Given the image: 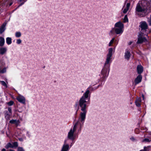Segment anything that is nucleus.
<instances>
[{"mask_svg": "<svg viewBox=\"0 0 151 151\" xmlns=\"http://www.w3.org/2000/svg\"><path fill=\"white\" fill-rule=\"evenodd\" d=\"M116 41L114 37L112 38L108 44L109 47L111 46Z\"/></svg>", "mask_w": 151, "mask_h": 151, "instance_id": "2eb2a0df", "label": "nucleus"}, {"mask_svg": "<svg viewBox=\"0 0 151 151\" xmlns=\"http://www.w3.org/2000/svg\"><path fill=\"white\" fill-rule=\"evenodd\" d=\"M149 24L151 26V18L148 21Z\"/></svg>", "mask_w": 151, "mask_h": 151, "instance_id": "c9c22d12", "label": "nucleus"}, {"mask_svg": "<svg viewBox=\"0 0 151 151\" xmlns=\"http://www.w3.org/2000/svg\"><path fill=\"white\" fill-rule=\"evenodd\" d=\"M132 41H130V42H129L128 43V44L129 45H131L132 44Z\"/></svg>", "mask_w": 151, "mask_h": 151, "instance_id": "58836bf2", "label": "nucleus"}, {"mask_svg": "<svg viewBox=\"0 0 151 151\" xmlns=\"http://www.w3.org/2000/svg\"><path fill=\"white\" fill-rule=\"evenodd\" d=\"M24 1V2L23 3H22V4H20V5L19 6H20L22 5L23 4H24V2L25 1H26V0H20V1Z\"/></svg>", "mask_w": 151, "mask_h": 151, "instance_id": "e433bc0d", "label": "nucleus"}, {"mask_svg": "<svg viewBox=\"0 0 151 151\" xmlns=\"http://www.w3.org/2000/svg\"><path fill=\"white\" fill-rule=\"evenodd\" d=\"M150 0L151 2V0Z\"/></svg>", "mask_w": 151, "mask_h": 151, "instance_id": "49530a36", "label": "nucleus"}, {"mask_svg": "<svg viewBox=\"0 0 151 151\" xmlns=\"http://www.w3.org/2000/svg\"><path fill=\"white\" fill-rule=\"evenodd\" d=\"M127 0L125 2L124 5L123 6L122 10L124 14H126L129 10L130 8L131 4L132 3V4L134 3V1L133 0H129L127 2Z\"/></svg>", "mask_w": 151, "mask_h": 151, "instance_id": "423d86ee", "label": "nucleus"}, {"mask_svg": "<svg viewBox=\"0 0 151 151\" xmlns=\"http://www.w3.org/2000/svg\"><path fill=\"white\" fill-rule=\"evenodd\" d=\"M8 110L9 111L8 114H12V109L11 107L8 108Z\"/></svg>", "mask_w": 151, "mask_h": 151, "instance_id": "2f4dec72", "label": "nucleus"}, {"mask_svg": "<svg viewBox=\"0 0 151 151\" xmlns=\"http://www.w3.org/2000/svg\"><path fill=\"white\" fill-rule=\"evenodd\" d=\"M128 19L127 17V15H125L123 19V22L124 23L128 22Z\"/></svg>", "mask_w": 151, "mask_h": 151, "instance_id": "412c9836", "label": "nucleus"}, {"mask_svg": "<svg viewBox=\"0 0 151 151\" xmlns=\"http://www.w3.org/2000/svg\"><path fill=\"white\" fill-rule=\"evenodd\" d=\"M21 42L22 41L20 39H18L17 40V43L18 44H20L21 43Z\"/></svg>", "mask_w": 151, "mask_h": 151, "instance_id": "473e14b6", "label": "nucleus"}, {"mask_svg": "<svg viewBox=\"0 0 151 151\" xmlns=\"http://www.w3.org/2000/svg\"><path fill=\"white\" fill-rule=\"evenodd\" d=\"M130 139L131 141L133 142H134L137 141V139L133 137H132L130 138Z\"/></svg>", "mask_w": 151, "mask_h": 151, "instance_id": "7c9ffc66", "label": "nucleus"}, {"mask_svg": "<svg viewBox=\"0 0 151 151\" xmlns=\"http://www.w3.org/2000/svg\"><path fill=\"white\" fill-rule=\"evenodd\" d=\"M79 124H81L78 122L74 124L73 127L70 129L68 133L67 138L65 139L64 141L60 151H68L70 150L72 146V144H71V145H70L68 143V140L70 139L73 141L75 139V132L78 127V125Z\"/></svg>", "mask_w": 151, "mask_h": 151, "instance_id": "7ed1b4c3", "label": "nucleus"}, {"mask_svg": "<svg viewBox=\"0 0 151 151\" xmlns=\"http://www.w3.org/2000/svg\"><path fill=\"white\" fill-rule=\"evenodd\" d=\"M11 115V114H8V112H7L5 113V118L7 120H8L9 119V118Z\"/></svg>", "mask_w": 151, "mask_h": 151, "instance_id": "6ab92c4d", "label": "nucleus"}, {"mask_svg": "<svg viewBox=\"0 0 151 151\" xmlns=\"http://www.w3.org/2000/svg\"><path fill=\"white\" fill-rule=\"evenodd\" d=\"M19 140L20 141H23V139L22 138H19Z\"/></svg>", "mask_w": 151, "mask_h": 151, "instance_id": "4c0bfd02", "label": "nucleus"}, {"mask_svg": "<svg viewBox=\"0 0 151 151\" xmlns=\"http://www.w3.org/2000/svg\"><path fill=\"white\" fill-rule=\"evenodd\" d=\"M26 135L27 136L29 137H30L31 136V134L30 132L27 130H26Z\"/></svg>", "mask_w": 151, "mask_h": 151, "instance_id": "cd10ccee", "label": "nucleus"}, {"mask_svg": "<svg viewBox=\"0 0 151 151\" xmlns=\"http://www.w3.org/2000/svg\"><path fill=\"white\" fill-rule=\"evenodd\" d=\"M7 104L9 106L12 105L14 104V102L12 101H11L7 103Z\"/></svg>", "mask_w": 151, "mask_h": 151, "instance_id": "a878e982", "label": "nucleus"}, {"mask_svg": "<svg viewBox=\"0 0 151 151\" xmlns=\"http://www.w3.org/2000/svg\"><path fill=\"white\" fill-rule=\"evenodd\" d=\"M137 70L138 73L140 74L143 71V67L140 65H138L137 66Z\"/></svg>", "mask_w": 151, "mask_h": 151, "instance_id": "ddd939ff", "label": "nucleus"}, {"mask_svg": "<svg viewBox=\"0 0 151 151\" xmlns=\"http://www.w3.org/2000/svg\"><path fill=\"white\" fill-rule=\"evenodd\" d=\"M141 102V98H137L135 101L136 106L138 107H140Z\"/></svg>", "mask_w": 151, "mask_h": 151, "instance_id": "f8f14e48", "label": "nucleus"}, {"mask_svg": "<svg viewBox=\"0 0 151 151\" xmlns=\"http://www.w3.org/2000/svg\"><path fill=\"white\" fill-rule=\"evenodd\" d=\"M3 6V5H2L1 4H0V10L1 9H2V8H1V6Z\"/></svg>", "mask_w": 151, "mask_h": 151, "instance_id": "ea45409f", "label": "nucleus"}, {"mask_svg": "<svg viewBox=\"0 0 151 151\" xmlns=\"http://www.w3.org/2000/svg\"><path fill=\"white\" fill-rule=\"evenodd\" d=\"M99 86L94 89L93 87L89 86L86 89L83 95L80 99L78 102V105L77 103H76L75 105V107H77L78 106L81 108V111L80 114V117L78 121L76 123H77L79 122L81 124L78 125V131H81V128L83 126L86 119V114L87 111L86 110L87 101L86 100L88 98H89L90 96L91 93L90 91L94 90L99 88Z\"/></svg>", "mask_w": 151, "mask_h": 151, "instance_id": "f257e3e1", "label": "nucleus"}, {"mask_svg": "<svg viewBox=\"0 0 151 151\" xmlns=\"http://www.w3.org/2000/svg\"><path fill=\"white\" fill-rule=\"evenodd\" d=\"M139 151H147V147H144L143 150H142Z\"/></svg>", "mask_w": 151, "mask_h": 151, "instance_id": "f704fd0d", "label": "nucleus"}, {"mask_svg": "<svg viewBox=\"0 0 151 151\" xmlns=\"http://www.w3.org/2000/svg\"><path fill=\"white\" fill-rule=\"evenodd\" d=\"M147 41V40L142 33H140L138 36L137 44H141Z\"/></svg>", "mask_w": 151, "mask_h": 151, "instance_id": "0eeeda50", "label": "nucleus"}, {"mask_svg": "<svg viewBox=\"0 0 151 151\" xmlns=\"http://www.w3.org/2000/svg\"><path fill=\"white\" fill-rule=\"evenodd\" d=\"M131 55L130 51L127 49L126 50L124 53V58L128 60L129 59Z\"/></svg>", "mask_w": 151, "mask_h": 151, "instance_id": "9d476101", "label": "nucleus"}, {"mask_svg": "<svg viewBox=\"0 0 151 151\" xmlns=\"http://www.w3.org/2000/svg\"><path fill=\"white\" fill-rule=\"evenodd\" d=\"M6 68H4L3 69L1 70L0 69V73H3L6 72Z\"/></svg>", "mask_w": 151, "mask_h": 151, "instance_id": "bb28decb", "label": "nucleus"}, {"mask_svg": "<svg viewBox=\"0 0 151 151\" xmlns=\"http://www.w3.org/2000/svg\"><path fill=\"white\" fill-rule=\"evenodd\" d=\"M6 51V47H1L0 49V53L1 55L4 54Z\"/></svg>", "mask_w": 151, "mask_h": 151, "instance_id": "dca6fc26", "label": "nucleus"}, {"mask_svg": "<svg viewBox=\"0 0 151 151\" xmlns=\"http://www.w3.org/2000/svg\"><path fill=\"white\" fill-rule=\"evenodd\" d=\"M139 27L141 30L145 31L148 28V25L145 21H142L140 23Z\"/></svg>", "mask_w": 151, "mask_h": 151, "instance_id": "1a4fd4ad", "label": "nucleus"}, {"mask_svg": "<svg viewBox=\"0 0 151 151\" xmlns=\"http://www.w3.org/2000/svg\"><path fill=\"white\" fill-rule=\"evenodd\" d=\"M17 100L20 103L23 104H26V99L25 97L22 95L19 94L18 96L16 97Z\"/></svg>", "mask_w": 151, "mask_h": 151, "instance_id": "6e6552de", "label": "nucleus"}, {"mask_svg": "<svg viewBox=\"0 0 151 151\" xmlns=\"http://www.w3.org/2000/svg\"><path fill=\"white\" fill-rule=\"evenodd\" d=\"M5 147L6 148L8 149L9 147L13 148V146H12V145L11 143L9 142L7 144Z\"/></svg>", "mask_w": 151, "mask_h": 151, "instance_id": "aec40b11", "label": "nucleus"}, {"mask_svg": "<svg viewBox=\"0 0 151 151\" xmlns=\"http://www.w3.org/2000/svg\"><path fill=\"white\" fill-rule=\"evenodd\" d=\"M5 42L4 39V38L0 37V46H2L4 45Z\"/></svg>", "mask_w": 151, "mask_h": 151, "instance_id": "f3484780", "label": "nucleus"}, {"mask_svg": "<svg viewBox=\"0 0 151 151\" xmlns=\"http://www.w3.org/2000/svg\"><path fill=\"white\" fill-rule=\"evenodd\" d=\"M0 82L1 83V85L4 86L6 88L7 87V86L6 83L3 81H0Z\"/></svg>", "mask_w": 151, "mask_h": 151, "instance_id": "b1692460", "label": "nucleus"}, {"mask_svg": "<svg viewBox=\"0 0 151 151\" xmlns=\"http://www.w3.org/2000/svg\"><path fill=\"white\" fill-rule=\"evenodd\" d=\"M17 151H25V150L22 147H19L17 149Z\"/></svg>", "mask_w": 151, "mask_h": 151, "instance_id": "c85d7f7f", "label": "nucleus"}, {"mask_svg": "<svg viewBox=\"0 0 151 151\" xmlns=\"http://www.w3.org/2000/svg\"><path fill=\"white\" fill-rule=\"evenodd\" d=\"M132 102H131V103H130V104H132Z\"/></svg>", "mask_w": 151, "mask_h": 151, "instance_id": "a18cd8bd", "label": "nucleus"}, {"mask_svg": "<svg viewBox=\"0 0 151 151\" xmlns=\"http://www.w3.org/2000/svg\"><path fill=\"white\" fill-rule=\"evenodd\" d=\"M146 4L145 2L141 1H139L137 4L135 9V12L137 15L141 17L145 16L147 10Z\"/></svg>", "mask_w": 151, "mask_h": 151, "instance_id": "20e7f679", "label": "nucleus"}, {"mask_svg": "<svg viewBox=\"0 0 151 151\" xmlns=\"http://www.w3.org/2000/svg\"><path fill=\"white\" fill-rule=\"evenodd\" d=\"M124 25L121 21L116 22L114 24V27L111 29L110 32L112 34L114 32L117 34H121L124 31Z\"/></svg>", "mask_w": 151, "mask_h": 151, "instance_id": "39448f33", "label": "nucleus"}, {"mask_svg": "<svg viewBox=\"0 0 151 151\" xmlns=\"http://www.w3.org/2000/svg\"><path fill=\"white\" fill-rule=\"evenodd\" d=\"M142 77L141 75L138 76L134 80V82L135 84H137L140 83L142 81Z\"/></svg>", "mask_w": 151, "mask_h": 151, "instance_id": "9b49d317", "label": "nucleus"}, {"mask_svg": "<svg viewBox=\"0 0 151 151\" xmlns=\"http://www.w3.org/2000/svg\"><path fill=\"white\" fill-rule=\"evenodd\" d=\"M9 151H15V150H11V149H10L9 150Z\"/></svg>", "mask_w": 151, "mask_h": 151, "instance_id": "c03bdc74", "label": "nucleus"}, {"mask_svg": "<svg viewBox=\"0 0 151 151\" xmlns=\"http://www.w3.org/2000/svg\"><path fill=\"white\" fill-rule=\"evenodd\" d=\"M135 132L137 134H138L139 133V130L138 129H136L135 130Z\"/></svg>", "mask_w": 151, "mask_h": 151, "instance_id": "72a5a7b5", "label": "nucleus"}, {"mask_svg": "<svg viewBox=\"0 0 151 151\" xmlns=\"http://www.w3.org/2000/svg\"><path fill=\"white\" fill-rule=\"evenodd\" d=\"M15 36L17 37H19L21 36V34L20 32H17L15 34Z\"/></svg>", "mask_w": 151, "mask_h": 151, "instance_id": "4be33fe9", "label": "nucleus"}, {"mask_svg": "<svg viewBox=\"0 0 151 151\" xmlns=\"http://www.w3.org/2000/svg\"><path fill=\"white\" fill-rule=\"evenodd\" d=\"M150 141V139L145 138L143 140V142H149Z\"/></svg>", "mask_w": 151, "mask_h": 151, "instance_id": "c756f323", "label": "nucleus"}, {"mask_svg": "<svg viewBox=\"0 0 151 151\" xmlns=\"http://www.w3.org/2000/svg\"><path fill=\"white\" fill-rule=\"evenodd\" d=\"M115 48L110 47L108 49L104 67L101 71V75L103 78H106L109 75L110 70V66L112 62V57L115 52Z\"/></svg>", "mask_w": 151, "mask_h": 151, "instance_id": "f03ea898", "label": "nucleus"}, {"mask_svg": "<svg viewBox=\"0 0 151 151\" xmlns=\"http://www.w3.org/2000/svg\"><path fill=\"white\" fill-rule=\"evenodd\" d=\"M12 39L10 37H8L6 38V42L8 45H10L12 43Z\"/></svg>", "mask_w": 151, "mask_h": 151, "instance_id": "a211bd4d", "label": "nucleus"}, {"mask_svg": "<svg viewBox=\"0 0 151 151\" xmlns=\"http://www.w3.org/2000/svg\"><path fill=\"white\" fill-rule=\"evenodd\" d=\"M142 97L143 98V99H144V95H143V94L142 95Z\"/></svg>", "mask_w": 151, "mask_h": 151, "instance_id": "37998d69", "label": "nucleus"}, {"mask_svg": "<svg viewBox=\"0 0 151 151\" xmlns=\"http://www.w3.org/2000/svg\"><path fill=\"white\" fill-rule=\"evenodd\" d=\"M6 23H4L0 28V33L2 34L5 30L6 29Z\"/></svg>", "mask_w": 151, "mask_h": 151, "instance_id": "4468645a", "label": "nucleus"}, {"mask_svg": "<svg viewBox=\"0 0 151 151\" xmlns=\"http://www.w3.org/2000/svg\"><path fill=\"white\" fill-rule=\"evenodd\" d=\"M12 146H13V148H14V147L16 148V147H17L18 146V144L17 142H14L13 143Z\"/></svg>", "mask_w": 151, "mask_h": 151, "instance_id": "393cba45", "label": "nucleus"}, {"mask_svg": "<svg viewBox=\"0 0 151 151\" xmlns=\"http://www.w3.org/2000/svg\"><path fill=\"white\" fill-rule=\"evenodd\" d=\"M6 151V150L5 149H2V150H1V151Z\"/></svg>", "mask_w": 151, "mask_h": 151, "instance_id": "79ce46f5", "label": "nucleus"}, {"mask_svg": "<svg viewBox=\"0 0 151 151\" xmlns=\"http://www.w3.org/2000/svg\"><path fill=\"white\" fill-rule=\"evenodd\" d=\"M17 120L12 119L9 121V122L11 124H17Z\"/></svg>", "mask_w": 151, "mask_h": 151, "instance_id": "5701e85b", "label": "nucleus"}, {"mask_svg": "<svg viewBox=\"0 0 151 151\" xmlns=\"http://www.w3.org/2000/svg\"><path fill=\"white\" fill-rule=\"evenodd\" d=\"M12 4V2H11L9 4V6H11Z\"/></svg>", "mask_w": 151, "mask_h": 151, "instance_id": "a19ab883", "label": "nucleus"}]
</instances>
